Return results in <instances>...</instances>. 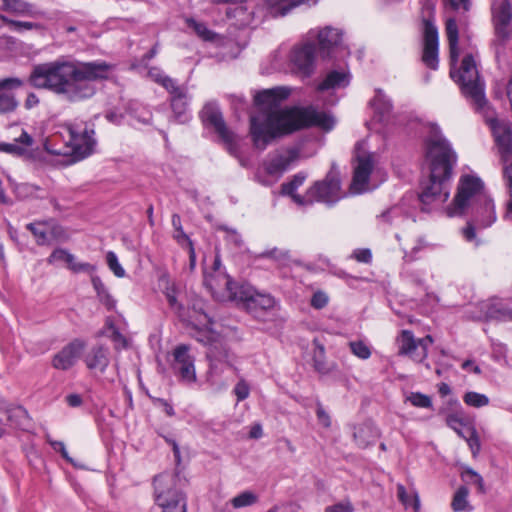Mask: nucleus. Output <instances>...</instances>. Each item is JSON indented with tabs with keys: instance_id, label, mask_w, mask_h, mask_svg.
<instances>
[{
	"instance_id": "f257e3e1",
	"label": "nucleus",
	"mask_w": 512,
	"mask_h": 512,
	"mask_svg": "<svg viewBox=\"0 0 512 512\" xmlns=\"http://www.w3.org/2000/svg\"><path fill=\"white\" fill-rule=\"evenodd\" d=\"M289 95L286 87L265 89L255 95L260 109L250 117V135L256 149L263 151L275 138L302 128L315 126L329 131L334 127V118L313 106L280 109L279 104Z\"/></svg>"
},
{
	"instance_id": "f03ea898",
	"label": "nucleus",
	"mask_w": 512,
	"mask_h": 512,
	"mask_svg": "<svg viewBox=\"0 0 512 512\" xmlns=\"http://www.w3.org/2000/svg\"><path fill=\"white\" fill-rule=\"evenodd\" d=\"M114 66L102 60L83 62L58 58L33 67L28 82L37 89H46L71 103L92 98L95 82L106 80Z\"/></svg>"
},
{
	"instance_id": "7ed1b4c3",
	"label": "nucleus",
	"mask_w": 512,
	"mask_h": 512,
	"mask_svg": "<svg viewBox=\"0 0 512 512\" xmlns=\"http://www.w3.org/2000/svg\"><path fill=\"white\" fill-rule=\"evenodd\" d=\"M426 160L429 163L430 178L419 200L423 206H439L449 197L447 181L451 177L457 155L443 135L435 132L426 142ZM422 209L427 210L425 207Z\"/></svg>"
},
{
	"instance_id": "20e7f679",
	"label": "nucleus",
	"mask_w": 512,
	"mask_h": 512,
	"mask_svg": "<svg viewBox=\"0 0 512 512\" xmlns=\"http://www.w3.org/2000/svg\"><path fill=\"white\" fill-rule=\"evenodd\" d=\"M446 36L450 49V60L453 66L459 57L458 49V26L454 18L446 21ZM450 75L458 83L463 96L469 101L474 109L481 113L488 110V101L485 96V82L479 73L475 55L466 54L458 70L451 68Z\"/></svg>"
},
{
	"instance_id": "39448f33",
	"label": "nucleus",
	"mask_w": 512,
	"mask_h": 512,
	"mask_svg": "<svg viewBox=\"0 0 512 512\" xmlns=\"http://www.w3.org/2000/svg\"><path fill=\"white\" fill-rule=\"evenodd\" d=\"M192 310L193 315H189L187 319V322H189L195 330L192 336L198 342L210 346L207 352V357L210 361V373L218 374L224 367L232 366L229 352L225 348L221 347L220 349V335L209 327L211 319L204 312L202 301L200 300L194 303Z\"/></svg>"
},
{
	"instance_id": "423d86ee",
	"label": "nucleus",
	"mask_w": 512,
	"mask_h": 512,
	"mask_svg": "<svg viewBox=\"0 0 512 512\" xmlns=\"http://www.w3.org/2000/svg\"><path fill=\"white\" fill-rule=\"evenodd\" d=\"M154 498L161 512H187L186 495L177 474L165 472L154 478Z\"/></svg>"
},
{
	"instance_id": "0eeeda50",
	"label": "nucleus",
	"mask_w": 512,
	"mask_h": 512,
	"mask_svg": "<svg viewBox=\"0 0 512 512\" xmlns=\"http://www.w3.org/2000/svg\"><path fill=\"white\" fill-rule=\"evenodd\" d=\"M488 193L484 188L483 181L474 175H463L460 177L457 193L452 206L449 208L450 216L466 215L481 200H485Z\"/></svg>"
},
{
	"instance_id": "6e6552de",
	"label": "nucleus",
	"mask_w": 512,
	"mask_h": 512,
	"mask_svg": "<svg viewBox=\"0 0 512 512\" xmlns=\"http://www.w3.org/2000/svg\"><path fill=\"white\" fill-rule=\"evenodd\" d=\"M199 115L205 126L214 129L229 154L239 158L238 136L226 125L217 103H206Z\"/></svg>"
},
{
	"instance_id": "1a4fd4ad",
	"label": "nucleus",
	"mask_w": 512,
	"mask_h": 512,
	"mask_svg": "<svg viewBox=\"0 0 512 512\" xmlns=\"http://www.w3.org/2000/svg\"><path fill=\"white\" fill-rule=\"evenodd\" d=\"M492 20L495 29V53L496 57L504 53V47L510 40L512 32L510 22L512 19V7L509 0H494L491 5Z\"/></svg>"
},
{
	"instance_id": "9d476101",
	"label": "nucleus",
	"mask_w": 512,
	"mask_h": 512,
	"mask_svg": "<svg viewBox=\"0 0 512 512\" xmlns=\"http://www.w3.org/2000/svg\"><path fill=\"white\" fill-rule=\"evenodd\" d=\"M310 202L333 205L345 196L341 189L339 173L331 169L322 181H317L307 190Z\"/></svg>"
},
{
	"instance_id": "9b49d317",
	"label": "nucleus",
	"mask_w": 512,
	"mask_h": 512,
	"mask_svg": "<svg viewBox=\"0 0 512 512\" xmlns=\"http://www.w3.org/2000/svg\"><path fill=\"white\" fill-rule=\"evenodd\" d=\"M219 277L223 281L227 297L231 300H241L245 301L248 305V308L253 309H262L268 310L274 307L275 300L272 296L261 293H253L249 288L241 286L237 287V284L231 280L228 275H221Z\"/></svg>"
},
{
	"instance_id": "f8f14e48",
	"label": "nucleus",
	"mask_w": 512,
	"mask_h": 512,
	"mask_svg": "<svg viewBox=\"0 0 512 512\" xmlns=\"http://www.w3.org/2000/svg\"><path fill=\"white\" fill-rule=\"evenodd\" d=\"M471 221L463 229V236L467 241H473L476 238L475 226L480 228L490 227L497 219L495 204L488 194L485 200H481L470 212Z\"/></svg>"
},
{
	"instance_id": "ddd939ff",
	"label": "nucleus",
	"mask_w": 512,
	"mask_h": 512,
	"mask_svg": "<svg viewBox=\"0 0 512 512\" xmlns=\"http://www.w3.org/2000/svg\"><path fill=\"white\" fill-rule=\"evenodd\" d=\"M375 169V156L357 149L353 179L350 185L352 194H360L370 189L369 178Z\"/></svg>"
},
{
	"instance_id": "4468645a",
	"label": "nucleus",
	"mask_w": 512,
	"mask_h": 512,
	"mask_svg": "<svg viewBox=\"0 0 512 512\" xmlns=\"http://www.w3.org/2000/svg\"><path fill=\"white\" fill-rule=\"evenodd\" d=\"M67 131L72 154L77 160L83 159L93 152L96 141L93 138L94 131L92 129H88L86 125L69 124Z\"/></svg>"
},
{
	"instance_id": "2eb2a0df",
	"label": "nucleus",
	"mask_w": 512,
	"mask_h": 512,
	"mask_svg": "<svg viewBox=\"0 0 512 512\" xmlns=\"http://www.w3.org/2000/svg\"><path fill=\"white\" fill-rule=\"evenodd\" d=\"M433 339L430 335L416 339L409 330H402L398 337L399 355L409 356L415 362H423L428 355V348Z\"/></svg>"
},
{
	"instance_id": "dca6fc26",
	"label": "nucleus",
	"mask_w": 512,
	"mask_h": 512,
	"mask_svg": "<svg viewBox=\"0 0 512 512\" xmlns=\"http://www.w3.org/2000/svg\"><path fill=\"white\" fill-rule=\"evenodd\" d=\"M316 47L311 41L296 45L290 54L293 69L304 77L312 75L315 69Z\"/></svg>"
},
{
	"instance_id": "f3484780",
	"label": "nucleus",
	"mask_w": 512,
	"mask_h": 512,
	"mask_svg": "<svg viewBox=\"0 0 512 512\" xmlns=\"http://www.w3.org/2000/svg\"><path fill=\"white\" fill-rule=\"evenodd\" d=\"M438 47V30L432 22L425 20L422 61L428 68L433 70L438 68Z\"/></svg>"
},
{
	"instance_id": "a211bd4d",
	"label": "nucleus",
	"mask_w": 512,
	"mask_h": 512,
	"mask_svg": "<svg viewBox=\"0 0 512 512\" xmlns=\"http://www.w3.org/2000/svg\"><path fill=\"white\" fill-rule=\"evenodd\" d=\"M174 363L173 369L179 375L180 379L186 383L196 381V371L194 366V358L189 354L187 345H179L173 352Z\"/></svg>"
},
{
	"instance_id": "6ab92c4d",
	"label": "nucleus",
	"mask_w": 512,
	"mask_h": 512,
	"mask_svg": "<svg viewBox=\"0 0 512 512\" xmlns=\"http://www.w3.org/2000/svg\"><path fill=\"white\" fill-rule=\"evenodd\" d=\"M85 348L82 340L75 339L64 346L52 359V366L58 370H68L75 365Z\"/></svg>"
},
{
	"instance_id": "aec40b11",
	"label": "nucleus",
	"mask_w": 512,
	"mask_h": 512,
	"mask_svg": "<svg viewBox=\"0 0 512 512\" xmlns=\"http://www.w3.org/2000/svg\"><path fill=\"white\" fill-rule=\"evenodd\" d=\"M24 84L18 77L0 79V113H11L18 107V101L13 90L19 89Z\"/></svg>"
},
{
	"instance_id": "412c9836",
	"label": "nucleus",
	"mask_w": 512,
	"mask_h": 512,
	"mask_svg": "<svg viewBox=\"0 0 512 512\" xmlns=\"http://www.w3.org/2000/svg\"><path fill=\"white\" fill-rule=\"evenodd\" d=\"M297 157L298 153L295 150H287L270 155L264 164L265 171L271 176H280L290 167Z\"/></svg>"
},
{
	"instance_id": "4be33fe9",
	"label": "nucleus",
	"mask_w": 512,
	"mask_h": 512,
	"mask_svg": "<svg viewBox=\"0 0 512 512\" xmlns=\"http://www.w3.org/2000/svg\"><path fill=\"white\" fill-rule=\"evenodd\" d=\"M495 142L502 156L512 152V127L509 123L497 119L490 120Z\"/></svg>"
},
{
	"instance_id": "5701e85b",
	"label": "nucleus",
	"mask_w": 512,
	"mask_h": 512,
	"mask_svg": "<svg viewBox=\"0 0 512 512\" xmlns=\"http://www.w3.org/2000/svg\"><path fill=\"white\" fill-rule=\"evenodd\" d=\"M86 367L93 373H104L110 363V352L107 347L94 346L84 356Z\"/></svg>"
},
{
	"instance_id": "b1692460",
	"label": "nucleus",
	"mask_w": 512,
	"mask_h": 512,
	"mask_svg": "<svg viewBox=\"0 0 512 512\" xmlns=\"http://www.w3.org/2000/svg\"><path fill=\"white\" fill-rule=\"evenodd\" d=\"M310 38L316 37L318 40V45L320 50L327 55L330 54V51L337 47L341 43L342 33L332 27H325L317 32L310 31Z\"/></svg>"
},
{
	"instance_id": "393cba45",
	"label": "nucleus",
	"mask_w": 512,
	"mask_h": 512,
	"mask_svg": "<svg viewBox=\"0 0 512 512\" xmlns=\"http://www.w3.org/2000/svg\"><path fill=\"white\" fill-rule=\"evenodd\" d=\"M379 435L377 427L370 421L354 427L353 438L359 448H366L374 444Z\"/></svg>"
},
{
	"instance_id": "a878e982",
	"label": "nucleus",
	"mask_w": 512,
	"mask_h": 512,
	"mask_svg": "<svg viewBox=\"0 0 512 512\" xmlns=\"http://www.w3.org/2000/svg\"><path fill=\"white\" fill-rule=\"evenodd\" d=\"M189 104L190 97L188 91L180 96L170 97V106L175 122L184 124L190 120Z\"/></svg>"
},
{
	"instance_id": "bb28decb",
	"label": "nucleus",
	"mask_w": 512,
	"mask_h": 512,
	"mask_svg": "<svg viewBox=\"0 0 512 512\" xmlns=\"http://www.w3.org/2000/svg\"><path fill=\"white\" fill-rule=\"evenodd\" d=\"M350 83V74L344 70L330 71L318 85V91H328L345 88Z\"/></svg>"
},
{
	"instance_id": "cd10ccee",
	"label": "nucleus",
	"mask_w": 512,
	"mask_h": 512,
	"mask_svg": "<svg viewBox=\"0 0 512 512\" xmlns=\"http://www.w3.org/2000/svg\"><path fill=\"white\" fill-rule=\"evenodd\" d=\"M319 0H265L269 12L273 16H284L291 9L302 4L315 5Z\"/></svg>"
},
{
	"instance_id": "c85d7f7f",
	"label": "nucleus",
	"mask_w": 512,
	"mask_h": 512,
	"mask_svg": "<svg viewBox=\"0 0 512 512\" xmlns=\"http://www.w3.org/2000/svg\"><path fill=\"white\" fill-rule=\"evenodd\" d=\"M32 144L33 138L23 130L21 135L16 138L13 143H0V151L21 156L28 151V148L31 147Z\"/></svg>"
},
{
	"instance_id": "c756f323",
	"label": "nucleus",
	"mask_w": 512,
	"mask_h": 512,
	"mask_svg": "<svg viewBox=\"0 0 512 512\" xmlns=\"http://www.w3.org/2000/svg\"><path fill=\"white\" fill-rule=\"evenodd\" d=\"M2 9L22 17H35L39 14L34 5L24 0H2Z\"/></svg>"
},
{
	"instance_id": "7c9ffc66",
	"label": "nucleus",
	"mask_w": 512,
	"mask_h": 512,
	"mask_svg": "<svg viewBox=\"0 0 512 512\" xmlns=\"http://www.w3.org/2000/svg\"><path fill=\"white\" fill-rule=\"evenodd\" d=\"M4 409L8 416V421L13 426L20 429H25L29 424V416L27 411L21 406H6L3 401H0V410Z\"/></svg>"
},
{
	"instance_id": "2f4dec72",
	"label": "nucleus",
	"mask_w": 512,
	"mask_h": 512,
	"mask_svg": "<svg viewBox=\"0 0 512 512\" xmlns=\"http://www.w3.org/2000/svg\"><path fill=\"white\" fill-rule=\"evenodd\" d=\"M370 105L374 108L375 112L380 115V120L388 116L392 110L391 100L384 94L381 89L375 91L374 98L370 101Z\"/></svg>"
},
{
	"instance_id": "473e14b6",
	"label": "nucleus",
	"mask_w": 512,
	"mask_h": 512,
	"mask_svg": "<svg viewBox=\"0 0 512 512\" xmlns=\"http://www.w3.org/2000/svg\"><path fill=\"white\" fill-rule=\"evenodd\" d=\"M407 215L403 214L400 206H393L378 216V221L382 225L399 226L402 222L407 221Z\"/></svg>"
},
{
	"instance_id": "72a5a7b5",
	"label": "nucleus",
	"mask_w": 512,
	"mask_h": 512,
	"mask_svg": "<svg viewBox=\"0 0 512 512\" xmlns=\"http://www.w3.org/2000/svg\"><path fill=\"white\" fill-rule=\"evenodd\" d=\"M92 285L97 293V297L100 302L105 305L108 310H113L116 306V301L110 295L108 289L102 282V280L98 276H92L91 278Z\"/></svg>"
},
{
	"instance_id": "f704fd0d",
	"label": "nucleus",
	"mask_w": 512,
	"mask_h": 512,
	"mask_svg": "<svg viewBox=\"0 0 512 512\" xmlns=\"http://www.w3.org/2000/svg\"><path fill=\"white\" fill-rule=\"evenodd\" d=\"M214 267L216 270L215 273L205 275L204 283H205L206 287L208 289H210V291L212 292L213 295H217V294L221 293L223 289L226 291V287H225L223 281L221 280V278L219 277V274H221V275H225V274L218 271V269L220 267V260L218 257H216V259H215Z\"/></svg>"
},
{
	"instance_id": "c9c22d12",
	"label": "nucleus",
	"mask_w": 512,
	"mask_h": 512,
	"mask_svg": "<svg viewBox=\"0 0 512 512\" xmlns=\"http://www.w3.org/2000/svg\"><path fill=\"white\" fill-rule=\"evenodd\" d=\"M485 319L497 321H512V309L498 304L485 305Z\"/></svg>"
},
{
	"instance_id": "e433bc0d",
	"label": "nucleus",
	"mask_w": 512,
	"mask_h": 512,
	"mask_svg": "<svg viewBox=\"0 0 512 512\" xmlns=\"http://www.w3.org/2000/svg\"><path fill=\"white\" fill-rule=\"evenodd\" d=\"M165 296L168 301L170 308L177 313V315L183 320L187 321L188 316L183 305L177 299V290L175 285L172 283L165 288Z\"/></svg>"
},
{
	"instance_id": "4c0bfd02",
	"label": "nucleus",
	"mask_w": 512,
	"mask_h": 512,
	"mask_svg": "<svg viewBox=\"0 0 512 512\" xmlns=\"http://www.w3.org/2000/svg\"><path fill=\"white\" fill-rule=\"evenodd\" d=\"M469 494V490L466 486H460L455 492L451 507L454 512H469L472 510V507L469 505L467 500Z\"/></svg>"
},
{
	"instance_id": "58836bf2",
	"label": "nucleus",
	"mask_w": 512,
	"mask_h": 512,
	"mask_svg": "<svg viewBox=\"0 0 512 512\" xmlns=\"http://www.w3.org/2000/svg\"><path fill=\"white\" fill-rule=\"evenodd\" d=\"M26 228L33 234L38 245H49V222L29 223Z\"/></svg>"
},
{
	"instance_id": "ea45409f",
	"label": "nucleus",
	"mask_w": 512,
	"mask_h": 512,
	"mask_svg": "<svg viewBox=\"0 0 512 512\" xmlns=\"http://www.w3.org/2000/svg\"><path fill=\"white\" fill-rule=\"evenodd\" d=\"M258 502V496L252 491L246 490L236 495L230 500L231 505L235 509L249 507Z\"/></svg>"
},
{
	"instance_id": "a19ab883",
	"label": "nucleus",
	"mask_w": 512,
	"mask_h": 512,
	"mask_svg": "<svg viewBox=\"0 0 512 512\" xmlns=\"http://www.w3.org/2000/svg\"><path fill=\"white\" fill-rule=\"evenodd\" d=\"M397 496L399 501L407 508L413 507L417 511L420 507V501L416 493L408 494L402 484L397 485Z\"/></svg>"
},
{
	"instance_id": "79ce46f5",
	"label": "nucleus",
	"mask_w": 512,
	"mask_h": 512,
	"mask_svg": "<svg viewBox=\"0 0 512 512\" xmlns=\"http://www.w3.org/2000/svg\"><path fill=\"white\" fill-rule=\"evenodd\" d=\"M186 23L189 28H192L198 37L203 39L204 41H212L214 40L216 34L207 28V26L202 22H197L192 18L186 19Z\"/></svg>"
},
{
	"instance_id": "37998d69",
	"label": "nucleus",
	"mask_w": 512,
	"mask_h": 512,
	"mask_svg": "<svg viewBox=\"0 0 512 512\" xmlns=\"http://www.w3.org/2000/svg\"><path fill=\"white\" fill-rule=\"evenodd\" d=\"M461 478L463 481L469 484H475L478 487V491L480 493L483 494L486 492L482 476L472 468L465 467L461 473Z\"/></svg>"
},
{
	"instance_id": "c03bdc74",
	"label": "nucleus",
	"mask_w": 512,
	"mask_h": 512,
	"mask_svg": "<svg viewBox=\"0 0 512 512\" xmlns=\"http://www.w3.org/2000/svg\"><path fill=\"white\" fill-rule=\"evenodd\" d=\"M405 401L411 403L417 408H432V399L430 396L420 392H410L406 395Z\"/></svg>"
},
{
	"instance_id": "a18cd8bd",
	"label": "nucleus",
	"mask_w": 512,
	"mask_h": 512,
	"mask_svg": "<svg viewBox=\"0 0 512 512\" xmlns=\"http://www.w3.org/2000/svg\"><path fill=\"white\" fill-rule=\"evenodd\" d=\"M0 19L3 23L8 25L11 30L18 32V33H21V32L27 31V30L37 29L40 27L36 23L28 22V21L12 20L4 15H0Z\"/></svg>"
},
{
	"instance_id": "49530a36",
	"label": "nucleus",
	"mask_w": 512,
	"mask_h": 512,
	"mask_svg": "<svg viewBox=\"0 0 512 512\" xmlns=\"http://www.w3.org/2000/svg\"><path fill=\"white\" fill-rule=\"evenodd\" d=\"M503 178L510 194V200L507 202V209L504 218L512 221V163L504 166Z\"/></svg>"
},
{
	"instance_id": "de8ad7c7",
	"label": "nucleus",
	"mask_w": 512,
	"mask_h": 512,
	"mask_svg": "<svg viewBox=\"0 0 512 512\" xmlns=\"http://www.w3.org/2000/svg\"><path fill=\"white\" fill-rule=\"evenodd\" d=\"M465 404L471 407L480 408L487 406L490 402L489 398L485 394L470 391L465 393L463 396Z\"/></svg>"
},
{
	"instance_id": "09e8293b",
	"label": "nucleus",
	"mask_w": 512,
	"mask_h": 512,
	"mask_svg": "<svg viewBox=\"0 0 512 512\" xmlns=\"http://www.w3.org/2000/svg\"><path fill=\"white\" fill-rule=\"evenodd\" d=\"M446 10L464 14L468 12L472 6V0H442Z\"/></svg>"
},
{
	"instance_id": "8fccbe9b",
	"label": "nucleus",
	"mask_w": 512,
	"mask_h": 512,
	"mask_svg": "<svg viewBox=\"0 0 512 512\" xmlns=\"http://www.w3.org/2000/svg\"><path fill=\"white\" fill-rule=\"evenodd\" d=\"M75 260V256L66 249L57 248L47 258L48 264H55L57 262H65L67 267Z\"/></svg>"
},
{
	"instance_id": "3c124183",
	"label": "nucleus",
	"mask_w": 512,
	"mask_h": 512,
	"mask_svg": "<svg viewBox=\"0 0 512 512\" xmlns=\"http://www.w3.org/2000/svg\"><path fill=\"white\" fill-rule=\"evenodd\" d=\"M160 85L163 86L170 94V97L180 96L188 90L185 86L179 85L176 80L171 77L160 79Z\"/></svg>"
},
{
	"instance_id": "603ef678",
	"label": "nucleus",
	"mask_w": 512,
	"mask_h": 512,
	"mask_svg": "<svg viewBox=\"0 0 512 512\" xmlns=\"http://www.w3.org/2000/svg\"><path fill=\"white\" fill-rule=\"evenodd\" d=\"M48 237L49 245L54 241H65L68 238L65 229L61 225L52 221L49 222Z\"/></svg>"
},
{
	"instance_id": "864d4df0",
	"label": "nucleus",
	"mask_w": 512,
	"mask_h": 512,
	"mask_svg": "<svg viewBox=\"0 0 512 512\" xmlns=\"http://www.w3.org/2000/svg\"><path fill=\"white\" fill-rule=\"evenodd\" d=\"M352 353L360 359L366 360L371 356L370 347L363 341H353L349 343Z\"/></svg>"
},
{
	"instance_id": "5fc2aeb1",
	"label": "nucleus",
	"mask_w": 512,
	"mask_h": 512,
	"mask_svg": "<svg viewBox=\"0 0 512 512\" xmlns=\"http://www.w3.org/2000/svg\"><path fill=\"white\" fill-rule=\"evenodd\" d=\"M106 260H107L108 267L115 274V276H117L119 278L125 276V270L120 265L117 255L114 252L109 251L106 255Z\"/></svg>"
},
{
	"instance_id": "6e6d98bb",
	"label": "nucleus",
	"mask_w": 512,
	"mask_h": 512,
	"mask_svg": "<svg viewBox=\"0 0 512 512\" xmlns=\"http://www.w3.org/2000/svg\"><path fill=\"white\" fill-rule=\"evenodd\" d=\"M329 302V297L324 291H316L310 301V304L315 309L324 308Z\"/></svg>"
},
{
	"instance_id": "4d7b16f0",
	"label": "nucleus",
	"mask_w": 512,
	"mask_h": 512,
	"mask_svg": "<svg viewBox=\"0 0 512 512\" xmlns=\"http://www.w3.org/2000/svg\"><path fill=\"white\" fill-rule=\"evenodd\" d=\"M68 268L74 273L83 272V273H88L92 276H94L93 273L96 270V267L90 263H86V262L81 263V262H76L75 260L72 261V263L69 265Z\"/></svg>"
},
{
	"instance_id": "13d9d810",
	"label": "nucleus",
	"mask_w": 512,
	"mask_h": 512,
	"mask_svg": "<svg viewBox=\"0 0 512 512\" xmlns=\"http://www.w3.org/2000/svg\"><path fill=\"white\" fill-rule=\"evenodd\" d=\"M234 393L237 397V401L240 402V401H243L245 400L246 398L249 397V394H250V387L248 385V383L241 379L234 387Z\"/></svg>"
},
{
	"instance_id": "bf43d9fd",
	"label": "nucleus",
	"mask_w": 512,
	"mask_h": 512,
	"mask_svg": "<svg viewBox=\"0 0 512 512\" xmlns=\"http://www.w3.org/2000/svg\"><path fill=\"white\" fill-rule=\"evenodd\" d=\"M474 457H476L481 449L479 436L475 429L470 430V435L465 438Z\"/></svg>"
},
{
	"instance_id": "052dcab7",
	"label": "nucleus",
	"mask_w": 512,
	"mask_h": 512,
	"mask_svg": "<svg viewBox=\"0 0 512 512\" xmlns=\"http://www.w3.org/2000/svg\"><path fill=\"white\" fill-rule=\"evenodd\" d=\"M47 441L55 451L61 453L64 459L72 463V459L68 455L64 442L52 440L49 436H47Z\"/></svg>"
},
{
	"instance_id": "680f3d73",
	"label": "nucleus",
	"mask_w": 512,
	"mask_h": 512,
	"mask_svg": "<svg viewBox=\"0 0 512 512\" xmlns=\"http://www.w3.org/2000/svg\"><path fill=\"white\" fill-rule=\"evenodd\" d=\"M324 356V347L322 345L318 346V353L314 355V367L320 373H326L327 368L325 363L320 359Z\"/></svg>"
},
{
	"instance_id": "e2e57ef3",
	"label": "nucleus",
	"mask_w": 512,
	"mask_h": 512,
	"mask_svg": "<svg viewBox=\"0 0 512 512\" xmlns=\"http://www.w3.org/2000/svg\"><path fill=\"white\" fill-rule=\"evenodd\" d=\"M352 257L355 258L358 262L369 263L372 260V253L370 249H356Z\"/></svg>"
},
{
	"instance_id": "0e129e2a",
	"label": "nucleus",
	"mask_w": 512,
	"mask_h": 512,
	"mask_svg": "<svg viewBox=\"0 0 512 512\" xmlns=\"http://www.w3.org/2000/svg\"><path fill=\"white\" fill-rule=\"evenodd\" d=\"M447 425L456 431L459 435L461 434L460 428L463 426L462 420L456 415H448L446 418Z\"/></svg>"
},
{
	"instance_id": "69168bd1",
	"label": "nucleus",
	"mask_w": 512,
	"mask_h": 512,
	"mask_svg": "<svg viewBox=\"0 0 512 512\" xmlns=\"http://www.w3.org/2000/svg\"><path fill=\"white\" fill-rule=\"evenodd\" d=\"M318 421L324 426L329 427L331 424L328 413L323 409L321 405H318L316 410Z\"/></svg>"
},
{
	"instance_id": "338daca9",
	"label": "nucleus",
	"mask_w": 512,
	"mask_h": 512,
	"mask_svg": "<svg viewBox=\"0 0 512 512\" xmlns=\"http://www.w3.org/2000/svg\"><path fill=\"white\" fill-rule=\"evenodd\" d=\"M325 512H353V508L350 504L339 503V504L327 507L325 509Z\"/></svg>"
},
{
	"instance_id": "774afa93",
	"label": "nucleus",
	"mask_w": 512,
	"mask_h": 512,
	"mask_svg": "<svg viewBox=\"0 0 512 512\" xmlns=\"http://www.w3.org/2000/svg\"><path fill=\"white\" fill-rule=\"evenodd\" d=\"M174 238L181 245L187 244L188 247H190V245H193L192 241L189 239V237L186 235L183 229L180 231H175Z\"/></svg>"
}]
</instances>
